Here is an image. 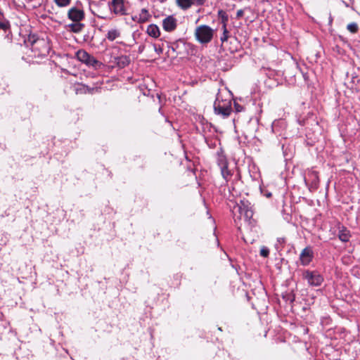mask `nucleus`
I'll return each mask as SVG.
<instances>
[{
    "instance_id": "nucleus-9",
    "label": "nucleus",
    "mask_w": 360,
    "mask_h": 360,
    "mask_svg": "<svg viewBox=\"0 0 360 360\" xmlns=\"http://www.w3.org/2000/svg\"><path fill=\"white\" fill-rule=\"evenodd\" d=\"M306 185L312 188H316L319 184V176L316 171L309 170L304 176Z\"/></svg>"
},
{
    "instance_id": "nucleus-3",
    "label": "nucleus",
    "mask_w": 360,
    "mask_h": 360,
    "mask_svg": "<svg viewBox=\"0 0 360 360\" xmlns=\"http://www.w3.org/2000/svg\"><path fill=\"white\" fill-rule=\"evenodd\" d=\"M214 34V30L208 25H200L196 27L195 36L196 39L202 43L207 44L210 42Z\"/></svg>"
},
{
    "instance_id": "nucleus-2",
    "label": "nucleus",
    "mask_w": 360,
    "mask_h": 360,
    "mask_svg": "<svg viewBox=\"0 0 360 360\" xmlns=\"http://www.w3.org/2000/svg\"><path fill=\"white\" fill-rule=\"evenodd\" d=\"M302 278L309 286H321L324 281L323 276L318 271L304 270L302 274Z\"/></svg>"
},
{
    "instance_id": "nucleus-30",
    "label": "nucleus",
    "mask_w": 360,
    "mask_h": 360,
    "mask_svg": "<svg viewBox=\"0 0 360 360\" xmlns=\"http://www.w3.org/2000/svg\"><path fill=\"white\" fill-rule=\"evenodd\" d=\"M8 23L7 22H1L0 21V29L3 30H6L8 28Z\"/></svg>"
},
{
    "instance_id": "nucleus-21",
    "label": "nucleus",
    "mask_w": 360,
    "mask_h": 360,
    "mask_svg": "<svg viewBox=\"0 0 360 360\" xmlns=\"http://www.w3.org/2000/svg\"><path fill=\"white\" fill-rule=\"evenodd\" d=\"M68 26L72 32L78 33L82 31L84 25L81 23H72L70 24Z\"/></svg>"
},
{
    "instance_id": "nucleus-29",
    "label": "nucleus",
    "mask_w": 360,
    "mask_h": 360,
    "mask_svg": "<svg viewBox=\"0 0 360 360\" xmlns=\"http://www.w3.org/2000/svg\"><path fill=\"white\" fill-rule=\"evenodd\" d=\"M154 49H155V51L158 54H161L163 51V49L161 47V46H158L157 45H154Z\"/></svg>"
},
{
    "instance_id": "nucleus-33",
    "label": "nucleus",
    "mask_w": 360,
    "mask_h": 360,
    "mask_svg": "<svg viewBox=\"0 0 360 360\" xmlns=\"http://www.w3.org/2000/svg\"><path fill=\"white\" fill-rule=\"evenodd\" d=\"M236 110H237V111H240V110H241V108H241L240 105H236Z\"/></svg>"
},
{
    "instance_id": "nucleus-18",
    "label": "nucleus",
    "mask_w": 360,
    "mask_h": 360,
    "mask_svg": "<svg viewBox=\"0 0 360 360\" xmlns=\"http://www.w3.org/2000/svg\"><path fill=\"white\" fill-rule=\"evenodd\" d=\"M115 62L119 68H123L130 63V58L127 56H121L115 58Z\"/></svg>"
},
{
    "instance_id": "nucleus-26",
    "label": "nucleus",
    "mask_w": 360,
    "mask_h": 360,
    "mask_svg": "<svg viewBox=\"0 0 360 360\" xmlns=\"http://www.w3.org/2000/svg\"><path fill=\"white\" fill-rule=\"evenodd\" d=\"M285 243V240L284 238H278L276 243L275 244V248L277 250L282 249L283 244Z\"/></svg>"
},
{
    "instance_id": "nucleus-24",
    "label": "nucleus",
    "mask_w": 360,
    "mask_h": 360,
    "mask_svg": "<svg viewBox=\"0 0 360 360\" xmlns=\"http://www.w3.org/2000/svg\"><path fill=\"white\" fill-rule=\"evenodd\" d=\"M54 2L58 7H66L70 4L71 0H54Z\"/></svg>"
},
{
    "instance_id": "nucleus-22",
    "label": "nucleus",
    "mask_w": 360,
    "mask_h": 360,
    "mask_svg": "<svg viewBox=\"0 0 360 360\" xmlns=\"http://www.w3.org/2000/svg\"><path fill=\"white\" fill-rule=\"evenodd\" d=\"M221 173L223 178L226 181H228L230 179V178L232 175L231 171L228 169V167L221 169Z\"/></svg>"
},
{
    "instance_id": "nucleus-19",
    "label": "nucleus",
    "mask_w": 360,
    "mask_h": 360,
    "mask_svg": "<svg viewBox=\"0 0 360 360\" xmlns=\"http://www.w3.org/2000/svg\"><path fill=\"white\" fill-rule=\"evenodd\" d=\"M228 20V18L227 16H224L223 17V19H222V22H223V25H222V30H223V34L222 36L221 37V41L222 42H224L226 41H227V39H229V31L226 28V21Z\"/></svg>"
},
{
    "instance_id": "nucleus-31",
    "label": "nucleus",
    "mask_w": 360,
    "mask_h": 360,
    "mask_svg": "<svg viewBox=\"0 0 360 360\" xmlns=\"http://www.w3.org/2000/svg\"><path fill=\"white\" fill-rule=\"evenodd\" d=\"M243 13H244L243 10H242V9L238 10V11H237V13H236V17H237L238 18H240L243 17Z\"/></svg>"
},
{
    "instance_id": "nucleus-8",
    "label": "nucleus",
    "mask_w": 360,
    "mask_h": 360,
    "mask_svg": "<svg viewBox=\"0 0 360 360\" xmlns=\"http://www.w3.org/2000/svg\"><path fill=\"white\" fill-rule=\"evenodd\" d=\"M68 17L72 21L79 22L84 18L85 15L83 9L74 6L69 9Z\"/></svg>"
},
{
    "instance_id": "nucleus-23",
    "label": "nucleus",
    "mask_w": 360,
    "mask_h": 360,
    "mask_svg": "<svg viewBox=\"0 0 360 360\" xmlns=\"http://www.w3.org/2000/svg\"><path fill=\"white\" fill-rule=\"evenodd\" d=\"M347 29L351 33H356L358 32L359 27L356 22H351L347 25Z\"/></svg>"
},
{
    "instance_id": "nucleus-17",
    "label": "nucleus",
    "mask_w": 360,
    "mask_h": 360,
    "mask_svg": "<svg viewBox=\"0 0 360 360\" xmlns=\"http://www.w3.org/2000/svg\"><path fill=\"white\" fill-rule=\"evenodd\" d=\"M148 34L152 37H154V38H158L160 37V29L159 27L155 25V24H151V25H149L147 27V30H146Z\"/></svg>"
},
{
    "instance_id": "nucleus-5",
    "label": "nucleus",
    "mask_w": 360,
    "mask_h": 360,
    "mask_svg": "<svg viewBox=\"0 0 360 360\" xmlns=\"http://www.w3.org/2000/svg\"><path fill=\"white\" fill-rule=\"evenodd\" d=\"M237 210L240 217H243L245 221H250L253 217V210L251 203L247 200H241L240 203H237L233 207V211Z\"/></svg>"
},
{
    "instance_id": "nucleus-1",
    "label": "nucleus",
    "mask_w": 360,
    "mask_h": 360,
    "mask_svg": "<svg viewBox=\"0 0 360 360\" xmlns=\"http://www.w3.org/2000/svg\"><path fill=\"white\" fill-rule=\"evenodd\" d=\"M50 45L44 39H37L31 44V50L36 58L46 56L50 51Z\"/></svg>"
},
{
    "instance_id": "nucleus-10",
    "label": "nucleus",
    "mask_w": 360,
    "mask_h": 360,
    "mask_svg": "<svg viewBox=\"0 0 360 360\" xmlns=\"http://www.w3.org/2000/svg\"><path fill=\"white\" fill-rule=\"evenodd\" d=\"M314 253L311 248L307 247L302 250L300 255V263L302 266H307L312 261Z\"/></svg>"
},
{
    "instance_id": "nucleus-6",
    "label": "nucleus",
    "mask_w": 360,
    "mask_h": 360,
    "mask_svg": "<svg viewBox=\"0 0 360 360\" xmlns=\"http://www.w3.org/2000/svg\"><path fill=\"white\" fill-rule=\"evenodd\" d=\"M214 110L216 114L226 117L231 112V101L229 100H220L217 98L214 103Z\"/></svg>"
},
{
    "instance_id": "nucleus-12",
    "label": "nucleus",
    "mask_w": 360,
    "mask_h": 360,
    "mask_svg": "<svg viewBox=\"0 0 360 360\" xmlns=\"http://www.w3.org/2000/svg\"><path fill=\"white\" fill-rule=\"evenodd\" d=\"M98 91V87H93L91 88L88 86L87 85L83 84H79L75 88V91L77 94H94L96 91Z\"/></svg>"
},
{
    "instance_id": "nucleus-20",
    "label": "nucleus",
    "mask_w": 360,
    "mask_h": 360,
    "mask_svg": "<svg viewBox=\"0 0 360 360\" xmlns=\"http://www.w3.org/2000/svg\"><path fill=\"white\" fill-rule=\"evenodd\" d=\"M176 4L183 10H187L192 6V0H176Z\"/></svg>"
},
{
    "instance_id": "nucleus-34",
    "label": "nucleus",
    "mask_w": 360,
    "mask_h": 360,
    "mask_svg": "<svg viewBox=\"0 0 360 360\" xmlns=\"http://www.w3.org/2000/svg\"><path fill=\"white\" fill-rule=\"evenodd\" d=\"M342 4L346 6V7H349V4L345 2V1H342Z\"/></svg>"
},
{
    "instance_id": "nucleus-14",
    "label": "nucleus",
    "mask_w": 360,
    "mask_h": 360,
    "mask_svg": "<svg viewBox=\"0 0 360 360\" xmlns=\"http://www.w3.org/2000/svg\"><path fill=\"white\" fill-rule=\"evenodd\" d=\"M121 36V32L118 28H112L108 30L105 34V39L110 41H113Z\"/></svg>"
},
{
    "instance_id": "nucleus-36",
    "label": "nucleus",
    "mask_w": 360,
    "mask_h": 360,
    "mask_svg": "<svg viewBox=\"0 0 360 360\" xmlns=\"http://www.w3.org/2000/svg\"><path fill=\"white\" fill-rule=\"evenodd\" d=\"M272 127H273V129H274V127H275V124L274 123L273 124Z\"/></svg>"
},
{
    "instance_id": "nucleus-35",
    "label": "nucleus",
    "mask_w": 360,
    "mask_h": 360,
    "mask_svg": "<svg viewBox=\"0 0 360 360\" xmlns=\"http://www.w3.org/2000/svg\"><path fill=\"white\" fill-rule=\"evenodd\" d=\"M29 1L34 2V6L36 4L37 0H28Z\"/></svg>"
},
{
    "instance_id": "nucleus-27",
    "label": "nucleus",
    "mask_w": 360,
    "mask_h": 360,
    "mask_svg": "<svg viewBox=\"0 0 360 360\" xmlns=\"http://www.w3.org/2000/svg\"><path fill=\"white\" fill-rule=\"evenodd\" d=\"M269 255V250L266 246H262L260 249V255L263 257H267Z\"/></svg>"
},
{
    "instance_id": "nucleus-15",
    "label": "nucleus",
    "mask_w": 360,
    "mask_h": 360,
    "mask_svg": "<svg viewBox=\"0 0 360 360\" xmlns=\"http://www.w3.org/2000/svg\"><path fill=\"white\" fill-rule=\"evenodd\" d=\"M150 16L148 11L146 8H142L139 15H136L133 19L138 22H144L148 20Z\"/></svg>"
},
{
    "instance_id": "nucleus-32",
    "label": "nucleus",
    "mask_w": 360,
    "mask_h": 360,
    "mask_svg": "<svg viewBox=\"0 0 360 360\" xmlns=\"http://www.w3.org/2000/svg\"><path fill=\"white\" fill-rule=\"evenodd\" d=\"M44 2V0H37L36 4L34 5V7H39L40 6L42 3Z\"/></svg>"
},
{
    "instance_id": "nucleus-7",
    "label": "nucleus",
    "mask_w": 360,
    "mask_h": 360,
    "mask_svg": "<svg viewBox=\"0 0 360 360\" xmlns=\"http://www.w3.org/2000/svg\"><path fill=\"white\" fill-rule=\"evenodd\" d=\"M108 6L111 12L117 15H124L127 14V5L124 0H112L108 3Z\"/></svg>"
},
{
    "instance_id": "nucleus-28",
    "label": "nucleus",
    "mask_w": 360,
    "mask_h": 360,
    "mask_svg": "<svg viewBox=\"0 0 360 360\" xmlns=\"http://www.w3.org/2000/svg\"><path fill=\"white\" fill-rule=\"evenodd\" d=\"M206 0H192L193 5L202 6Z\"/></svg>"
},
{
    "instance_id": "nucleus-25",
    "label": "nucleus",
    "mask_w": 360,
    "mask_h": 360,
    "mask_svg": "<svg viewBox=\"0 0 360 360\" xmlns=\"http://www.w3.org/2000/svg\"><path fill=\"white\" fill-rule=\"evenodd\" d=\"M217 163L220 167V169L227 167V162H226V158L224 156H220L218 158Z\"/></svg>"
},
{
    "instance_id": "nucleus-37",
    "label": "nucleus",
    "mask_w": 360,
    "mask_h": 360,
    "mask_svg": "<svg viewBox=\"0 0 360 360\" xmlns=\"http://www.w3.org/2000/svg\"><path fill=\"white\" fill-rule=\"evenodd\" d=\"M160 2H164L166 0H159Z\"/></svg>"
},
{
    "instance_id": "nucleus-13",
    "label": "nucleus",
    "mask_w": 360,
    "mask_h": 360,
    "mask_svg": "<svg viewBox=\"0 0 360 360\" xmlns=\"http://www.w3.org/2000/svg\"><path fill=\"white\" fill-rule=\"evenodd\" d=\"M351 238L350 231L345 226L339 227L338 238L342 242H348Z\"/></svg>"
},
{
    "instance_id": "nucleus-16",
    "label": "nucleus",
    "mask_w": 360,
    "mask_h": 360,
    "mask_svg": "<svg viewBox=\"0 0 360 360\" xmlns=\"http://www.w3.org/2000/svg\"><path fill=\"white\" fill-rule=\"evenodd\" d=\"M167 46L169 51L171 50L172 52L179 54L181 53L180 48L181 46H184V43L182 40H178L175 42L168 44Z\"/></svg>"
},
{
    "instance_id": "nucleus-11",
    "label": "nucleus",
    "mask_w": 360,
    "mask_h": 360,
    "mask_svg": "<svg viewBox=\"0 0 360 360\" xmlns=\"http://www.w3.org/2000/svg\"><path fill=\"white\" fill-rule=\"evenodd\" d=\"M177 27V20L173 15H168L162 20V27L166 32H172Z\"/></svg>"
},
{
    "instance_id": "nucleus-4",
    "label": "nucleus",
    "mask_w": 360,
    "mask_h": 360,
    "mask_svg": "<svg viewBox=\"0 0 360 360\" xmlns=\"http://www.w3.org/2000/svg\"><path fill=\"white\" fill-rule=\"evenodd\" d=\"M77 58L89 67H92L95 70L100 69L103 63L96 60L93 56L88 53L84 50H79L76 53Z\"/></svg>"
}]
</instances>
